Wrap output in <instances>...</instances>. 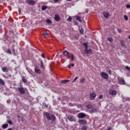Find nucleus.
<instances>
[{"mask_svg":"<svg viewBox=\"0 0 130 130\" xmlns=\"http://www.w3.org/2000/svg\"><path fill=\"white\" fill-rule=\"evenodd\" d=\"M44 115L46 117V118L48 119V120H52V121H55V119H56L55 116L51 115L49 114V113L46 112L44 114Z\"/></svg>","mask_w":130,"mask_h":130,"instance_id":"1","label":"nucleus"},{"mask_svg":"<svg viewBox=\"0 0 130 130\" xmlns=\"http://www.w3.org/2000/svg\"><path fill=\"white\" fill-rule=\"evenodd\" d=\"M83 45L85 47L84 52L86 54H91L92 53V50L91 49H88V43H84Z\"/></svg>","mask_w":130,"mask_h":130,"instance_id":"2","label":"nucleus"},{"mask_svg":"<svg viewBox=\"0 0 130 130\" xmlns=\"http://www.w3.org/2000/svg\"><path fill=\"white\" fill-rule=\"evenodd\" d=\"M17 89L19 93L22 95H24L25 93H26V91H25V88L22 86H20V87H18Z\"/></svg>","mask_w":130,"mask_h":130,"instance_id":"3","label":"nucleus"},{"mask_svg":"<svg viewBox=\"0 0 130 130\" xmlns=\"http://www.w3.org/2000/svg\"><path fill=\"white\" fill-rule=\"evenodd\" d=\"M118 83H119V84H120V85H124V84H125V81L121 77H118Z\"/></svg>","mask_w":130,"mask_h":130,"instance_id":"4","label":"nucleus"},{"mask_svg":"<svg viewBox=\"0 0 130 130\" xmlns=\"http://www.w3.org/2000/svg\"><path fill=\"white\" fill-rule=\"evenodd\" d=\"M100 75L101 76L102 78H103L104 79L108 78V74H107V73H106L105 72H101Z\"/></svg>","mask_w":130,"mask_h":130,"instance_id":"5","label":"nucleus"},{"mask_svg":"<svg viewBox=\"0 0 130 130\" xmlns=\"http://www.w3.org/2000/svg\"><path fill=\"white\" fill-rule=\"evenodd\" d=\"M110 95H111V96H115L116 94H117V92H116V90L111 89L109 92Z\"/></svg>","mask_w":130,"mask_h":130,"instance_id":"6","label":"nucleus"},{"mask_svg":"<svg viewBox=\"0 0 130 130\" xmlns=\"http://www.w3.org/2000/svg\"><path fill=\"white\" fill-rule=\"evenodd\" d=\"M95 98H96V93H95V92H91L90 93V100H94Z\"/></svg>","mask_w":130,"mask_h":130,"instance_id":"7","label":"nucleus"},{"mask_svg":"<svg viewBox=\"0 0 130 130\" xmlns=\"http://www.w3.org/2000/svg\"><path fill=\"white\" fill-rule=\"evenodd\" d=\"M68 119L70 121H76V118L74 116L70 115L68 116Z\"/></svg>","mask_w":130,"mask_h":130,"instance_id":"8","label":"nucleus"},{"mask_svg":"<svg viewBox=\"0 0 130 130\" xmlns=\"http://www.w3.org/2000/svg\"><path fill=\"white\" fill-rule=\"evenodd\" d=\"M27 3L29 6H34L36 2L34 0H27Z\"/></svg>","mask_w":130,"mask_h":130,"instance_id":"9","label":"nucleus"},{"mask_svg":"<svg viewBox=\"0 0 130 130\" xmlns=\"http://www.w3.org/2000/svg\"><path fill=\"white\" fill-rule=\"evenodd\" d=\"M78 116L79 118H84L86 117V114L83 113H80L78 114Z\"/></svg>","mask_w":130,"mask_h":130,"instance_id":"10","label":"nucleus"},{"mask_svg":"<svg viewBox=\"0 0 130 130\" xmlns=\"http://www.w3.org/2000/svg\"><path fill=\"white\" fill-rule=\"evenodd\" d=\"M78 123H80V124H87V120H79L78 121Z\"/></svg>","mask_w":130,"mask_h":130,"instance_id":"11","label":"nucleus"},{"mask_svg":"<svg viewBox=\"0 0 130 130\" xmlns=\"http://www.w3.org/2000/svg\"><path fill=\"white\" fill-rule=\"evenodd\" d=\"M54 20L55 21L58 22V21L60 20V17H59V16H58V15L56 14L55 15Z\"/></svg>","mask_w":130,"mask_h":130,"instance_id":"12","label":"nucleus"},{"mask_svg":"<svg viewBox=\"0 0 130 130\" xmlns=\"http://www.w3.org/2000/svg\"><path fill=\"white\" fill-rule=\"evenodd\" d=\"M35 70L37 74H41V71L40 70V69H38V67H36L35 68Z\"/></svg>","mask_w":130,"mask_h":130,"instance_id":"13","label":"nucleus"},{"mask_svg":"<svg viewBox=\"0 0 130 130\" xmlns=\"http://www.w3.org/2000/svg\"><path fill=\"white\" fill-rule=\"evenodd\" d=\"M40 63H41V69H43V70H44V69H45V66H44V63H43V61L41 60H40Z\"/></svg>","mask_w":130,"mask_h":130,"instance_id":"14","label":"nucleus"},{"mask_svg":"<svg viewBox=\"0 0 130 130\" xmlns=\"http://www.w3.org/2000/svg\"><path fill=\"white\" fill-rule=\"evenodd\" d=\"M2 71L4 73H8L9 72V69L6 67H3L2 68Z\"/></svg>","mask_w":130,"mask_h":130,"instance_id":"15","label":"nucleus"},{"mask_svg":"<svg viewBox=\"0 0 130 130\" xmlns=\"http://www.w3.org/2000/svg\"><path fill=\"white\" fill-rule=\"evenodd\" d=\"M76 20H77V21H79V22H82V19L81 18V17L79 16H76Z\"/></svg>","mask_w":130,"mask_h":130,"instance_id":"16","label":"nucleus"},{"mask_svg":"<svg viewBox=\"0 0 130 130\" xmlns=\"http://www.w3.org/2000/svg\"><path fill=\"white\" fill-rule=\"evenodd\" d=\"M61 82L62 84H66V83H69V82H70V80H63Z\"/></svg>","mask_w":130,"mask_h":130,"instance_id":"17","label":"nucleus"},{"mask_svg":"<svg viewBox=\"0 0 130 130\" xmlns=\"http://www.w3.org/2000/svg\"><path fill=\"white\" fill-rule=\"evenodd\" d=\"M5 81L0 78V85H2V86H5Z\"/></svg>","mask_w":130,"mask_h":130,"instance_id":"18","label":"nucleus"},{"mask_svg":"<svg viewBox=\"0 0 130 130\" xmlns=\"http://www.w3.org/2000/svg\"><path fill=\"white\" fill-rule=\"evenodd\" d=\"M109 16V13H105L104 14V16L105 17V18H106V19H108Z\"/></svg>","mask_w":130,"mask_h":130,"instance_id":"19","label":"nucleus"},{"mask_svg":"<svg viewBox=\"0 0 130 130\" xmlns=\"http://www.w3.org/2000/svg\"><path fill=\"white\" fill-rule=\"evenodd\" d=\"M9 126V124H4L2 125V128H7Z\"/></svg>","mask_w":130,"mask_h":130,"instance_id":"20","label":"nucleus"},{"mask_svg":"<svg viewBox=\"0 0 130 130\" xmlns=\"http://www.w3.org/2000/svg\"><path fill=\"white\" fill-rule=\"evenodd\" d=\"M43 35L44 36V37H45L46 38H48V36H49V35H48V34H47V32H44L43 34Z\"/></svg>","mask_w":130,"mask_h":130,"instance_id":"21","label":"nucleus"},{"mask_svg":"<svg viewBox=\"0 0 130 130\" xmlns=\"http://www.w3.org/2000/svg\"><path fill=\"white\" fill-rule=\"evenodd\" d=\"M107 40L108 41H109V42H113V39H112V38L111 37H108L107 38Z\"/></svg>","mask_w":130,"mask_h":130,"instance_id":"22","label":"nucleus"},{"mask_svg":"<svg viewBox=\"0 0 130 130\" xmlns=\"http://www.w3.org/2000/svg\"><path fill=\"white\" fill-rule=\"evenodd\" d=\"M47 9V6H42V11H45Z\"/></svg>","mask_w":130,"mask_h":130,"instance_id":"23","label":"nucleus"},{"mask_svg":"<svg viewBox=\"0 0 130 130\" xmlns=\"http://www.w3.org/2000/svg\"><path fill=\"white\" fill-rule=\"evenodd\" d=\"M46 23H47V24H51V23H52V21H51L50 19H48L46 20Z\"/></svg>","mask_w":130,"mask_h":130,"instance_id":"24","label":"nucleus"},{"mask_svg":"<svg viewBox=\"0 0 130 130\" xmlns=\"http://www.w3.org/2000/svg\"><path fill=\"white\" fill-rule=\"evenodd\" d=\"M120 42H121V44L122 46H125V44L124 43V42H123V40H121Z\"/></svg>","mask_w":130,"mask_h":130,"instance_id":"25","label":"nucleus"},{"mask_svg":"<svg viewBox=\"0 0 130 130\" xmlns=\"http://www.w3.org/2000/svg\"><path fill=\"white\" fill-rule=\"evenodd\" d=\"M87 126H83L82 127H81V130H87Z\"/></svg>","mask_w":130,"mask_h":130,"instance_id":"26","label":"nucleus"},{"mask_svg":"<svg viewBox=\"0 0 130 130\" xmlns=\"http://www.w3.org/2000/svg\"><path fill=\"white\" fill-rule=\"evenodd\" d=\"M63 54L65 56H67L68 55V51L66 50L63 52Z\"/></svg>","mask_w":130,"mask_h":130,"instance_id":"27","label":"nucleus"},{"mask_svg":"<svg viewBox=\"0 0 130 130\" xmlns=\"http://www.w3.org/2000/svg\"><path fill=\"white\" fill-rule=\"evenodd\" d=\"M7 53H8V54H12V52L10 49L7 50Z\"/></svg>","mask_w":130,"mask_h":130,"instance_id":"28","label":"nucleus"},{"mask_svg":"<svg viewBox=\"0 0 130 130\" xmlns=\"http://www.w3.org/2000/svg\"><path fill=\"white\" fill-rule=\"evenodd\" d=\"M74 58H75V56H74V54H71V60L73 61Z\"/></svg>","mask_w":130,"mask_h":130,"instance_id":"29","label":"nucleus"},{"mask_svg":"<svg viewBox=\"0 0 130 130\" xmlns=\"http://www.w3.org/2000/svg\"><path fill=\"white\" fill-rule=\"evenodd\" d=\"M22 82H23V83H26L27 82V79L24 77H22Z\"/></svg>","mask_w":130,"mask_h":130,"instance_id":"30","label":"nucleus"},{"mask_svg":"<svg viewBox=\"0 0 130 130\" xmlns=\"http://www.w3.org/2000/svg\"><path fill=\"white\" fill-rule=\"evenodd\" d=\"M72 17L70 16L68 19H67V21H68V22H71L72 21Z\"/></svg>","mask_w":130,"mask_h":130,"instance_id":"31","label":"nucleus"},{"mask_svg":"<svg viewBox=\"0 0 130 130\" xmlns=\"http://www.w3.org/2000/svg\"><path fill=\"white\" fill-rule=\"evenodd\" d=\"M92 106L91 105H88L87 106V108H88V109H90V108H92Z\"/></svg>","mask_w":130,"mask_h":130,"instance_id":"32","label":"nucleus"},{"mask_svg":"<svg viewBox=\"0 0 130 130\" xmlns=\"http://www.w3.org/2000/svg\"><path fill=\"white\" fill-rule=\"evenodd\" d=\"M124 19L125 20V21H127V20H128V17L126 15H124Z\"/></svg>","mask_w":130,"mask_h":130,"instance_id":"33","label":"nucleus"},{"mask_svg":"<svg viewBox=\"0 0 130 130\" xmlns=\"http://www.w3.org/2000/svg\"><path fill=\"white\" fill-rule=\"evenodd\" d=\"M77 80H78V77H76L73 80L72 83H75V82H76V81H77Z\"/></svg>","mask_w":130,"mask_h":130,"instance_id":"34","label":"nucleus"},{"mask_svg":"<svg viewBox=\"0 0 130 130\" xmlns=\"http://www.w3.org/2000/svg\"><path fill=\"white\" fill-rule=\"evenodd\" d=\"M125 69H126V70H127V71H128L129 72H130V67H129L126 66Z\"/></svg>","mask_w":130,"mask_h":130,"instance_id":"35","label":"nucleus"},{"mask_svg":"<svg viewBox=\"0 0 130 130\" xmlns=\"http://www.w3.org/2000/svg\"><path fill=\"white\" fill-rule=\"evenodd\" d=\"M75 67V64L74 63H72L71 64H70L69 66V69H71V67Z\"/></svg>","mask_w":130,"mask_h":130,"instance_id":"36","label":"nucleus"},{"mask_svg":"<svg viewBox=\"0 0 130 130\" xmlns=\"http://www.w3.org/2000/svg\"><path fill=\"white\" fill-rule=\"evenodd\" d=\"M8 123L9 124H13V121H12V120H8Z\"/></svg>","mask_w":130,"mask_h":130,"instance_id":"37","label":"nucleus"},{"mask_svg":"<svg viewBox=\"0 0 130 130\" xmlns=\"http://www.w3.org/2000/svg\"><path fill=\"white\" fill-rule=\"evenodd\" d=\"M79 31L82 34L84 33V29H83V28H81V29L79 30Z\"/></svg>","mask_w":130,"mask_h":130,"instance_id":"38","label":"nucleus"},{"mask_svg":"<svg viewBox=\"0 0 130 130\" xmlns=\"http://www.w3.org/2000/svg\"><path fill=\"white\" fill-rule=\"evenodd\" d=\"M43 105L44 106H45V107H46V108H48V106H47V105H46V103H43Z\"/></svg>","mask_w":130,"mask_h":130,"instance_id":"39","label":"nucleus"},{"mask_svg":"<svg viewBox=\"0 0 130 130\" xmlns=\"http://www.w3.org/2000/svg\"><path fill=\"white\" fill-rule=\"evenodd\" d=\"M81 83H84L85 82V78H82L80 80Z\"/></svg>","mask_w":130,"mask_h":130,"instance_id":"40","label":"nucleus"},{"mask_svg":"<svg viewBox=\"0 0 130 130\" xmlns=\"http://www.w3.org/2000/svg\"><path fill=\"white\" fill-rule=\"evenodd\" d=\"M0 33H3V27H2V26H0Z\"/></svg>","mask_w":130,"mask_h":130,"instance_id":"41","label":"nucleus"},{"mask_svg":"<svg viewBox=\"0 0 130 130\" xmlns=\"http://www.w3.org/2000/svg\"><path fill=\"white\" fill-rule=\"evenodd\" d=\"M117 30L119 32V33H121L122 32V30L121 29H118Z\"/></svg>","mask_w":130,"mask_h":130,"instance_id":"42","label":"nucleus"},{"mask_svg":"<svg viewBox=\"0 0 130 130\" xmlns=\"http://www.w3.org/2000/svg\"><path fill=\"white\" fill-rule=\"evenodd\" d=\"M91 111H92V112H97V110H96V109H92V110H91Z\"/></svg>","mask_w":130,"mask_h":130,"instance_id":"43","label":"nucleus"},{"mask_svg":"<svg viewBox=\"0 0 130 130\" xmlns=\"http://www.w3.org/2000/svg\"><path fill=\"white\" fill-rule=\"evenodd\" d=\"M99 99H102V98H103V95H100L99 97Z\"/></svg>","mask_w":130,"mask_h":130,"instance_id":"44","label":"nucleus"},{"mask_svg":"<svg viewBox=\"0 0 130 130\" xmlns=\"http://www.w3.org/2000/svg\"><path fill=\"white\" fill-rule=\"evenodd\" d=\"M126 8H127V9H129L130 8V5H127L126 6Z\"/></svg>","mask_w":130,"mask_h":130,"instance_id":"45","label":"nucleus"},{"mask_svg":"<svg viewBox=\"0 0 130 130\" xmlns=\"http://www.w3.org/2000/svg\"><path fill=\"white\" fill-rule=\"evenodd\" d=\"M41 56L42 57H43V58H45V56H44V54L43 53L42 54Z\"/></svg>","mask_w":130,"mask_h":130,"instance_id":"46","label":"nucleus"},{"mask_svg":"<svg viewBox=\"0 0 130 130\" xmlns=\"http://www.w3.org/2000/svg\"><path fill=\"white\" fill-rule=\"evenodd\" d=\"M108 74H109L110 75H111V74H112V71H111V70H109V71H108Z\"/></svg>","mask_w":130,"mask_h":130,"instance_id":"47","label":"nucleus"},{"mask_svg":"<svg viewBox=\"0 0 130 130\" xmlns=\"http://www.w3.org/2000/svg\"><path fill=\"white\" fill-rule=\"evenodd\" d=\"M59 0H54V3H58V1H59Z\"/></svg>","mask_w":130,"mask_h":130,"instance_id":"48","label":"nucleus"},{"mask_svg":"<svg viewBox=\"0 0 130 130\" xmlns=\"http://www.w3.org/2000/svg\"><path fill=\"white\" fill-rule=\"evenodd\" d=\"M112 128L111 127L107 128V130H111Z\"/></svg>","mask_w":130,"mask_h":130,"instance_id":"49","label":"nucleus"},{"mask_svg":"<svg viewBox=\"0 0 130 130\" xmlns=\"http://www.w3.org/2000/svg\"><path fill=\"white\" fill-rule=\"evenodd\" d=\"M13 52H15V49L14 48H13Z\"/></svg>","mask_w":130,"mask_h":130,"instance_id":"50","label":"nucleus"},{"mask_svg":"<svg viewBox=\"0 0 130 130\" xmlns=\"http://www.w3.org/2000/svg\"><path fill=\"white\" fill-rule=\"evenodd\" d=\"M7 130H13L11 128L8 129Z\"/></svg>","mask_w":130,"mask_h":130,"instance_id":"51","label":"nucleus"},{"mask_svg":"<svg viewBox=\"0 0 130 130\" xmlns=\"http://www.w3.org/2000/svg\"><path fill=\"white\" fill-rule=\"evenodd\" d=\"M121 97H122V99H125V98H124L123 97V96L121 95Z\"/></svg>","mask_w":130,"mask_h":130,"instance_id":"52","label":"nucleus"},{"mask_svg":"<svg viewBox=\"0 0 130 130\" xmlns=\"http://www.w3.org/2000/svg\"><path fill=\"white\" fill-rule=\"evenodd\" d=\"M68 2H72V0H67Z\"/></svg>","mask_w":130,"mask_h":130,"instance_id":"53","label":"nucleus"},{"mask_svg":"<svg viewBox=\"0 0 130 130\" xmlns=\"http://www.w3.org/2000/svg\"><path fill=\"white\" fill-rule=\"evenodd\" d=\"M127 98H126L125 100V101H127Z\"/></svg>","mask_w":130,"mask_h":130,"instance_id":"54","label":"nucleus"},{"mask_svg":"<svg viewBox=\"0 0 130 130\" xmlns=\"http://www.w3.org/2000/svg\"><path fill=\"white\" fill-rule=\"evenodd\" d=\"M19 14L21 13V11L19 10Z\"/></svg>","mask_w":130,"mask_h":130,"instance_id":"55","label":"nucleus"},{"mask_svg":"<svg viewBox=\"0 0 130 130\" xmlns=\"http://www.w3.org/2000/svg\"><path fill=\"white\" fill-rule=\"evenodd\" d=\"M128 38H129V39H130V36H128Z\"/></svg>","mask_w":130,"mask_h":130,"instance_id":"56","label":"nucleus"},{"mask_svg":"<svg viewBox=\"0 0 130 130\" xmlns=\"http://www.w3.org/2000/svg\"><path fill=\"white\" fill-rule=\"evenodd\" d=\"M18 118H20V116H18Z\"/></svg>","mask_w":130,"mask_h":130,"instance_id":"57","label":"nucleus"},{"mask_svg":"<svg viewBox=\"0 0 130 130\" xmlns=\"http://www.w3.org/2000/svg\"><path fill=\"white\" fill-rule=\"evenodd\" d=\"M4 78H7V77H6L5 76H4Z\"/></svg>","mask_w":130,"mask_h":130,"instance_id":"58","label":"nucleus"}]
</instances>
